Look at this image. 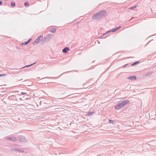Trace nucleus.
Masks as SVG:
<instances>
[{"label": "nucleus", "mask_w": 156, "mask_h": 156, "mask_svg": "<svg viewBox=\"0 0 156 156\" xmlns=\"http://www.w3.org/2000/svg\"><path fill=\"white\" fill-rule=\"evenodd\" d=\"M121 27H118L115 28H114L111 30V32H114L116 31V30H118Z\"/></svg>", "instance_id": "14"}, {"label": "nucleus", "mask_w": 156, "mask_h": 156, "mask_svg": "<svg viewBox=\"0 0 156 156\" xmlns=\"http://www.w3.org/2000/svg\"><path fill=\"white\" fill-rule=\"evenodd\" d=\"M43 39V36L42 35L40 36L35 40V42H37V43H39L40 41H41Z\"/></svg>", "instance_id": "4"}, {"label": "nucleus", "mask_w": 156, "mask_h": 156, "mask_svg": "<svg viewBox=\"0 0 156 156\" xmlns=\"http://www.w3.org/2000/svg\"><path fill=\"white\" fill-rule=\"evenodd\" d=\"M99 12L100 14L101 19L102 17L105 16L107 15V12L105 10H103Z\"/></svg>", "instance_id": "2"}, {"label": "nucleus", "mask_w": 156, "mask_h": 156, "mask_svg": "<svg viewBox=\"0 0 156 156\" xmlns=\"http://www.w3.org/2000/svg\"><path fill=\"white\" fill-rule=\"evenodd\" d=\"M32 40L31 38L29 39L25 43H23L22 44L23 45H27L30 41Z\"/></svg>", "instance_id": "12"}, {"label": "nucleus", "mask_w": 156, "mask_h": 156, "mask_svg": "<svg viewBox=\"0 0 156 156\" xmlns=\"http://www.w3.org/2000/svg\"><path fill=\"white\" fill-rule=\"evenodd\" d=\"M24 4L25 6H28L29 5V3H28V2H26L24 3Z\"/></svg>", "instance_id": "22"}, {"label": "nucleus", "mask_w": 156, "mask_h": 156, "mask_svg": "<svg viewBox=\"0 0 156 156\" xmlns=\"http://www.w3.org/2000/svg\"><path fill=\"white\" fill-rule=\"evenodd\" d=\"M69 50V48L68 47H66L62 49V51L64 53H66Z\"/></svg>", "instance_id": "11"}, {"label": "nucleus", "mask_w": 156, "mask_h": 156, "mask_svg": "<svg viewBox=\"0 0 156 156\" xmlns=\"http://www.w3.org/2000/svg\"><path fill=\"white\" fill-rule=\"evenodd\" d=\"M9 98L10 99H12V100H16V97L14 95H12L9 97Z\"/></svg>", "instance_id": "13"}, {"label": "nucleus", "mask_w": 156, "mask_h": 156, "mask_svg": "<svg viewBox=\"0 0 156 156\" xmlns=\"http://www.w3.org/2000/svg\"><path fill=\"white\" fill-rule=\"evenodd\" d=\"M36 63V62H35L34 63H33V64H32L30 65H27V66H25L23 67H22L20 69H23V68H25V67H30V66H31L33 65H34V64H35V63Z\"/></svg>", "instance_id": "16"}, {"label": "nucleus", "mask_w": 156, "mask_h": 156, "mask_svg": "<svg viewBox=\"0 0 156 156\" xmlns=\"http://www.w3.org/2000/svg\"><path fill=\"white\" fill-rule=\"evenodd\" d=\"M111 32V30H109V31H108V32H106V33L104 35H105V34H107V33H109V32Z\"/></svg>", "instance_id": "27"}, {"label": "nucleus", "mask_w": 156, "mask_h": 156, "mask_svg": "<svg viewBox=\"0 0 156 156\" xmlns=\"http://www.w3.org/2000/svg\"><path fill=\"white\" fill-rule=\"evenodd\" d=\"M153 73V71L148 72H147L146 74L144 75L145 76H149L151 75Z\"/></svg>", "instance_id": "17"}, {"label": "nucleus", "mask_w": 156, "mask_h": 156, "mask_svg": "<svg viewBox=\"0 0 156 156\" xmlns=\"http://www.w3.org/2000/svg\"><path fill=\"white\" fill-rule=\"evenodd\" d=\"M128 65V64H126L125 65H124L122 66L123 68H125Z\"/></svg>", "instance_id": "24"}, {"label": "nucleus", "mask_w": 156, "mask_h": 156, "mask_svg": "<svg viewBox=\"0 0 156 156\" xmlns=\"http://www.w3.org/2000/svg\"><path fill=\"white\" fill-rule=\"evenodd\" d=\"M127 79L131 80H135L136 79V77L135 76H130Z\"/></svg>", "instance_id": "10"}, {"label": "nucleus", "mask_w": 156, "mask_h": 156, "mask_svg": "<svg viewBox=\"0 0 156 156\" xmlns=\"http://www.w3.org/2000/svg\"><path fill=\"white\" fill-rule=\"evenodd\" d=\"M137 6H138V5H135L131 7L129 9L132 10L134 9L135 8H136L137 7Z\"/></svg>", "instance_id": "19"}, {"label": "nucleus", "mask_w": 156, "mask_h": 156, "mask_svg": "<svg viewBox=\"0 0 156 156\" xmlns=\"http://www.w3.org/2000/svg\"><path fill=\"white\" fill-rule=\"evenodd\" d=\"M23 79H21V80H18L19 81H21V80H22Z\"/></svg>", "instance_id": "31"}, {"label": "nucleus", "mask_w": 156, "mask_h": 156, "mask_svg": "<svg viewBox=\"0 0 156 156\" xmlns=\"http://www.w3.org/2000/svg\"><path fill=\"white\" fill-rule=\"evenodd\" d=\"M2 2L0 0V5H1L2 4Z\"/></svg>", "instance_id": "29"}, {"label": "nucleus", "mask_w": 156, "mask_h": 156, "mask_svg": "<svg viewBox=\"0 0 156 156\" xmlns=\"http://www.w3.org/2000/svg\"><path fill=\"white\" fill-rule=\"evenodd\" d=\"M16 4L14 2H12L11 3V6L12 7H13L15 6Z\"/></svg>", "instance_id": "20"}, {"label": "nucleus", "mask_w": 156, "mask_h": 156, "mask_svg": "<svg viewBox=\"0 0 156 156\" xmlns=\"http://www.w3.org/2000/svg\"><path fill=\"white\" fill-rule=\"evenodd\" d=\"M92 18L94 20H99L101 19L100 14L98 12L96 13L92 16Z\"/></svg>", "instance_id": "1"}, {"label": "nucleus", "mask_w": 156, "mask_h": 156, "mask_svg": "<svg viewBox=\"0 0 156 156\" xmlns=\"http://www.w3.org/2000/svg\"><path fill=\"white\" fill-rule=\"evenodd\" d=\"M139 63V61H137V62H134L133 63H132L131 64V66H134L135 65L137 64V63Z\"/></svg>", "instance_id": "18"}, {"label": "nucleus", "mask_w": 156, "mask_h": 156, "mask_svg": "<svg viewBox=\"0 0 156 156\" xmlns=\"http://www.w3.org/2000/svg\"><path fill=\"white\" fill-rule=\"evenodd\" d=\"M54 36V35L51 34H49L48 35H47L46 37L44 38V41L48 40L51 39L52 36Z\"/></svg>", "instance_id": "5"}, {"label": "nucleus", "mask_w": 156, "mask_h": 156, "mask_svg": "<svg viewBox=\"0 0 156 156\" xmlns=\"http://www.w3.org/2000/svg\"><path fill=\"white\" fill-rule=\"evenodd\" d=\"M21 94H22L21 95H25V94H26V92H21Z\"/></svg>", "instance_id": "26"}, {"label": "nucleus", "mask_w": 156, "mask_h": 156, "mask_svg": "<svg viewBox=\"0 0 156 156\" xmlns=\"http://www.w3.org/2000/svg\"><path fill=\"white\" fill-rule=\"evenodd\" d=\"M94 112H89L88 113V114L89 115H92L93 113H94Z\"/></svg>", "instance_id": "21"}, {"label": "nucleus", "mask_w": 156, "mask_h": 156, "mask_svg": "<svg viewBox=\"0 0 156 156\" xmlns=\"http://www.w3.org/2000/svg\"><path fill=\"white\" fill-rule=\"evenodd\" d=\"M109 122L110 123H113V121L112 120H109Z\"/></svg>", "instance_id": "25"}, {"label": "nucleus", "mask_w": 156, "mask_h": 156, "mask_svg": "<svg viewBox=\"0 0 156 156\" xmlns=\"http://www.w3.org/2000/svg\"><path fill=\"white\" fill-rule=\"evenodd\" d=\"M11 150L12 151H15L17 152L18 153H23L24 152V151L17 148H12Z\"/></svg>", "instance_id": "8"}, {"label": "nucleus", "mask_w": 156, "mask_h": 156, "mask_svg": "<svg viewBox=\"0 0 156 156\" xmlns=\"http://www.w3.org/2000/svg\"><path fill=\"white\" fill-rule=\"evenodd\" d=\"M12 70L17 69H12Z\"/></svg>", "instance_id": "32"}, {"label": "nucleus", "mask_w": 156, "mask_h": 156, "mask_svg": "<svg viewBox=\"0 0 156 156\" xmlns=\"http://www.w3.org/2000/svg\"><path fill=\"white\" fill-rule=\"evenodd\" d=\"M35 42V41L32 44L33 45H34L36 43H37V42Z\"/></svg>", "instance_id": "28"}, {"label": "nucleus", "mask_w": 156, "mask_h": 156, "mask_svg": "<svg viewBox=\"0 0 156 156\" xmlns=\"http://www.w3.org/2000/svg\"><path fill=\"white\" fill-rule=\"evenodd\" d=\"M6 74H0V77H4L5 76H6Z\"/></svg>", "instance_id": "23"}, {"label": "nucleus", "mask_w": 156, "mask_h": 156, "mask_svg": "<svg viewBox=\"0 0 156 156\" xmlns=\"http://www.w3.org/2000/svg\"><path fill=\"white\" fill-rule=\"evenodd\" d=\"M73 94H72V95H73ZM71 95H72V94H71V95H68V96H67L66 97H69V96H71Z\"/></svg>", "instance_id": "30"}, {"label": "nucleus", "mask_w": 156, "mask_h": 156, "mask_svg": "<svg viewBox=\"0 0 156 156\" xmlns=\"http://www.w3.org/2000/svg\"><path fill=\"white\" fill-rule=\"evenodd\" d=\"M56 31V29L52 28L50 30V31L52 33H55Z\"/></svg>", "instance_id": "15"}, {"label": "nucleus", "mask_w": 156, "mask_h": 156, "mask_svg": "<svg viewBox=\"0 0 156 156\" xmlns=\"http://www.w3.org/2000/svg\"><path fill=\"white\" fill-rule=\"evenodd\" d=\"M130 102V101L128 100H124L122 101L121 103L123 106L128 104Z\"/></svg>", "instance_id": "6"}, {"label": "nucleus", "mask_w": 156, "mask_h": 156, "mask_svg": "<svg viewBox=\"0 0 156 156\" xmlns=\"http://www.w3.org/2000/svg\"><path fill=\"white\" fill-rule=\"evenodd\" d=\"M6 139L8 140H12L13 141H16L17 140V139L14 137H7Z\"/></svg>", "instance_id": "9"}, {"label": "nucleus", "mask_w": 156, "mask_h": 156, "mask_svg": "<svg viewBox=\"0 0 156 156\" xmlns=\"http://www.w3.org/2000/svg\"><path fill=\"white\" fill-rule=\"evenodd\" d=\"M19 140L20 142H27V140L23 136L20 135L19 136Z\"/></svg>", "instance_id": "3"}, {"label": "nucleus", "mask_w": 156, "mask_h": 156, "mask_svg": "<svg viewBox=\"0 0 156 156\" xmlns=\"http://www.w3.org/2000/svg\"><path fill=\"white\" fill-rule=\"evenodd\" d=\"M122 107H123V106L121 102L119 103L118 105H117L115 106V108L116 109H119Z\"/></svg>", "instance_id": "7"}]
</instances>
